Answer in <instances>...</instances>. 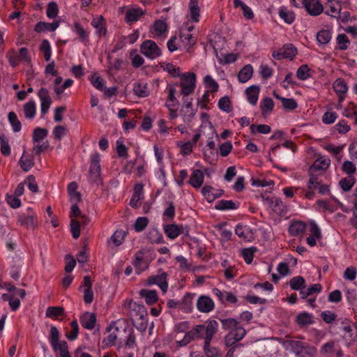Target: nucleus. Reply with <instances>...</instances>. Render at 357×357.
<instances>
[{
  "instance_id": "obj_1",
  "label": "nucleus",
  "mask_w": 357,
  "mask_h": 357,
  "mask_svg": "<svg viewBox=\"0 0 357 357\" xmlns=\"http://www.w3.org/2000/svg\"><path fill=\"white\" fill-rule=\"evenodd\" d=\"M222 328L229 332L225 337V344L229 349L227 357H234L236 352H241L243 344L239 343L246 335V330L239 325V322L234 318L220 319Z\"/></svg>"
},
{
  "instance_id": "obj_2",
  "label": "nucleus",
  "mask_w": 357,
  "mask_h": 357,
  "mask_svg": "<svg viewBox=\"0 0 357 357\" xmlns=\"http://www.w3.org/2000/svg\"><path fill=\"white\" fill-rule=\"evenodd\" d=\"M283 347L294 353L297 357H316L317 349L309 344L294 340H287L282 343Z\"/></svg>"
},
{
  "instance_id": "obj_3",
  "label": "nucleus",
  "mask_w": 357,
  "mask_h": 357,
  "mask_svg": "<svg viewBox=\"0 0 357 357\" xmlns=\"http://www.w3.org/2000/svg\"><path fill=\"white\" fill-rule=\"evenodd\" d=\"M61 334L55 326L50 328L49 341L56 357H67V343L60 340Z\"/></svg>"
},
{
  "instance_id": "obj_4",
  "label": "nucleus",
  "mask_w": 357,
  "mask_h": 357,
  "mask_svg": "<svg viewBox=\"0 0 357 357\" xmlns=\"http://www.w3.org/2000/svg\"><path fill=\"white\" fill-rule=\"evenodd\" d=\"M100 161V157L99 153H95L91 155L89 169V180L90 183L98 186L102 184Z\"/></svg>"
},
{
  "instance_id": "obj_5",
  "label": "nucleus",
  "mask_w": 357,
  "mask_h": 357,
  "mask_svg": "<svg viewBox=\"0 0 357 357\" xmlns=\"http://www.w3.org/2000/svg\"><path fill=\"white\" fill-rule=\"evenodd\" d=\"M72 205L70 206V217L71 218L70 220V231L72 233V236L74 238H77L80 236V222L75 220V218H81L84 219L86 218V215H84L80 208H79V204L81 203H71Z\"/></svg>"
},
{
  "instance_id": "obj_6",
  "label": "nucleus",
  "mask_w": 357,
  "mask_h": 357,
  "mask_svg": "<svg viewBox=\"0 0 357 357\" xmlns=\"http://www.w3.org/2000/svg\"><path fill=\"white\" fill-rule=\"evenodd\" d=\"M196 75L194 73H186L181 75V93L188 96L193 93L195 88Z\"/></svg>"
},
{
  "instance_id": "obj_7",
  "label": "nucleus",
  "mask_w": 357,
  "mask_h": 357,
  "mask_svg": "<svg viewBox=\"0 0 357 357\" xmlns=\"http://www.w3.org/2000/svg\"><path fill=\"white\" fill-rule=\"evenodd\" d=\"M204 334V325L199 324L195 326L192 330L187 332L184 337L178 341L180 346H185L191 341L197 339H202Z\"/></svg>"
},
{
  "instance_id": "obj_8",
  "label": "nucleus",
  "mask_w": 357,
  "mask_h": 357,
  "mask_svg": "<svg viewBox=\"0 0 357 357\" xmlns=\"http://www.w3.org/2000/svg\"><path fill=\"white\" fill-rule=\"evenodd\" d=\"M141 52L146 56L154 59L161 55V50L157 44L151 40H145L141 45Z\"/></svg>"
},
{
  "instance_id": "obj_9",
  "label": "nucleus",
  "mask_w": 357,
  "mask_h": 357,
  "mask_svg": "<svg viewBox=\"0 0 357 357\" xmlns=\"http://www.w3.org/2000/svg\"><path fill=\"white\" fill-rule=\"evenodd\" d=\"M27 211L29 212L26 215L22 213L17 216V223L26 228L33 229L37 225L36 215L30 207L27 208Z\"/></svg>"
},
{
  "instance_id": "obj_10",
  "label": "nucleus",
  "mask_w": 357,
  "mask_h": 357,
  "mask_svg": "<svg viewBox=\"0 0 357 357\" xmlns=\"http://www.w3.org/2000/svg\"><path fill=\"white\" fill-rule=\"evenodd\" d=\"M167 274L165 272L159 271L156 275H152L147 280L149 284H157L161 289L163 293L167 291L168 282L167 280Z\"/></svg>"
},
{
  "instance_id": "obj_11",
  "label": "nucleus",
  "mask_w": 357,
  "mask_h": 357,
  "mask_svg": "<svg viewBox=\"0 0 357 357\" xmlns=\"http://www.w3.org/2000/svg\"><path fill=\"white\" fill-rule=\"evenodd\" d=\"M40 101V112L42 115L46 114L52 103V99L47 89L42 88L38 92Z\"/></svg>"
},
{
  "instance_id": "obj_12",
  "label": "nucleus",
  "mask_w": 357,
  "mask_h": 357,
  "mask_svg": "<svg viewBox=\"0 0 357 357\" xmlns=\"http://www.w3.org/2000/svg\"><path fill=\"white\" fill-rule=\"evenodd\" d=\"M303 4L307 12L312 16L320 15L324 10L323 6L319 0H303Z\"/></svg>"
},
{
  "instance_id": "obj_13",
  "label": "nucleus",
  "mask_w": 357,
  "mask_h": 357,
  "mask_svg": "<svg viewBox=\"0 0 357 357\" xmlns=\"http://www.w3.org/2000/svg\"><path fill=\"white\" fill-rule=\"evenodd\" d=\"M214 302L209 296H201L197 299V307L202 312H209L214 309Z\"/></svg>"
},
{
  "instance_id": "obj_14",
  "label": "nucleus",
  "mask_w": 357,
  "mask_h": 357,
  "mask_svg": "<svg viewBox=\"0 0 357 357\" xmlns=\"http://www.w3.org/2000/svg\"><path fill=\"white\" fill-rule=\"evenodd\" d=\"M202 193L208 202H212L215 199L221 197L224 194V190L221 189L215 190L210 185H205L202 189Z\"/></svg>"
},
{
  "instance_id": "obj_15",
  "label": "nucleus",
  "mask_w": 357,
  "mask_h": 357,
  "mask_svg": "<svg viewBox=\"0 0 357 357\" xmlns=\"http://www.w3.org/2000/svg\"><path fill=\"white\" fill-rule=\"evenodd\" d=\"M77 189L78 184L75 181L68 184V201L70 203H82V195Z\"/></svg>"
},
{
  "instance_id": "obj_16",
  "label": "nucleus",
  "mask_w": 357,
  "mask_h": 357,
  "mask_svg": "<svg viewBox=\"0 0 357 357\" xmlns=\"http://www.w3.org/2000/svg\"><path fill=\"white\" fill-rule=\"evenodd\" d=\"M164 231L168 238L174 239L180 234L184 233V227L181 225H167L164 227Z\"/></svg>"
},
{
  "instance_id": "obj_17",
  "label": "nucleus",
  "mask_w": 357,
  "mask_h": 357,
  "mask_svg": "<svg viewBox=\"0 0 357 357\" xmlns=\"http://www.w3.org/2000/svg\"><path fill=\"white\" fill-rule=\"evenodd\" d=\"M59 26V22L54 21L52 23L45 22H38L34 27V31L37 33L52 32Z\"/></svg>"
},
{
  "instance_id": "obj_18",
  "label": "nucleus",
  "mask_w": 357,
  "mask_h": 357,
  "mask_svg": "<svg viewBox=\"0 0 357 357\" xmlns=\"http://www.w3.org/2000/svg\"><path fill=\"white\" fill-rule=\"evenodd\" d=\"M96 322V317L94 313L85 312L80 318L82 326L89 330L94 328Z\"/></svg>"
},
{
  "instance_id": "obj_19",
  "label": "nucleus",
  "mask_w": 357,
  "mask_h": 357,
  "mask_svg": "<svg viewBox=\"0 0 357 357\" xmlns=\"http://www.w3.org/2000/svg\"><path fill=\"white\" fill-rule=\"evenodd\" d=\"M260 89L257 85H252L246 89L245 94L248 102L252 105H255L259 98Z\"/></svg>"
},
{
  "instance_id": "obj_20",
  "label": "nucleus",
  "mask_w": 357,
  "mask_h": 357,
  "mask_svg": "<svg viewBox=\"0 0 357 357\" xmlns=\"http://www.w3.org/2000/svg\"><path fill=\"white\" fill-rule=\"evenodd\" d=\"M333 89L339 96V101L342 102L344 98V95L348 89L346 82L341 79H337L333 84Z\"/></svg>"
},
{
  "instance_id": "obj_21",
  "label": "nucleus",
  "mask_w": 357,
  "mask_h": 357,
  "mask_svg": "<svg viewBox=\"0 0 357 357\" xmlns=\"http://www.w3.org/2000/svg\"><path fill=\"white\" fill-rule=\"evenodd\" d=\"M204 182V174L200 169H195L192 173L189 183L195 188H199Z\"/></svg>"
},
{
  "instance_id": "obj_22",
  "label": "nucleus",
  "mask_w": 357,
  "mask_h": 357,
  "mask_svg": "<svg viewBox=\"0 0 357 357\" xmlns=\"http://www.w3.org/2000/svg\"><path fill=\"white\" fill-rule=\"evenodd\" d=\"M129 307L132 312L135 313L136 316H138L139 318L142 320L145 319L147 317V312L145 307L137 303H129Z\"/></svg>"
},
{
  "instance_id": "obj_23",
  "label": "nucleus",
  "mask_w": 357,
  "mask_h": 357,
  "mask_svg": "<svg viewBox=\"0 0 357 357\" xmlns=\"http://www.w3.org/2000/svg\"><path fill=\"white\" fill-rule=\"evenodd\" d=\"M306 225L302 221L293 222L289 228V232L291 236H298L305 230Z\"/></svg>"
},
{
  "instance_id": "obj_24",
  "label": "nucleus",
  "mask_w": 357,
  "mask_h": 357,
  "mask_svg": "<svg viewBox=\"0 0 357 357\" xmlns=\"http://www.w3.org/2000/svg\"><path fill=\"white\" fill-rule=\"evenodd\" d=\"M144 14V12L141 8L130 9L126 13V21L129 23L135 22Z\"/></svg>"
},
{
  "instance_id": "obj_25",
  "label": "nucleus",
  "mask_w": 357,
  "mask_h": 357,
  "mask_svg": "<svg viewBox=\"0 0 357 357\" xmlns=\"http://www.w3.org/2000/svg\"><path fill=\"white\" fill-rule=\"evenodd\" d=\"M253 73L252 66L250 64L245 66L238 73V79L240 82L245 83L248 81Z\"/></svg>"
},
{
  "instance_id": "obj_26",
  "label": "nucleus",
  "mask_w": 357,
  "mask_h": 357,
  "mask_svg": "<svg viewBox=\"0 0 357 357\" xmlns=\"http://www.w3.org/2000/svg\"><path fill=\"white\" fill-rule=\"evenodd\" d=\"M103 22L104 18L101 15L93 19L91 22V25L96 29V33L100 36H105L107 33V29Z\"/></svg>"
},
{
  "instance_id": "obj_27",
  "label": "nucleus",
  "mask_w": 357,
  "mask_h": 357,
  "mask_svg": "<svg viewBox=\"0 0 357 357\" xmlns=\"http://www.w3.org/2000/svg\"><path fill=\"white\" fill-rule=\"evenodd\" d=\"M195 294L187 293L183 298L181 301H179L180 310L185 312H190L192 307V299Z\"/></svg>"
},
{
  "instance_id": "obj_28",
  "label": "nucleus",
  "mask_w": 357,
  "mask_h": 357,
  "mask_svg": "<svg viewBox=\"0 0 357 357\" xmlns=\"http://www.w3.org/2000/svg\"><path fill=\"white\" fill-rule=\"evenodd\" d=\"M234 202L231 200L221 199L216 202L215 208L220 211H225L229 209H236L238 206Z\"/></svg>"
},
{
  "instance_id": "obj_29",
  "label": "nucleus",
  "mask_w": 357,
  "mask_h": 357,
  "mask_svg": "<svg viewBox=\"0 0 357 357\" xmlns=\"http://www.w3.org/2000/svg\"><path fill=\"white\" fill-rule=\"evenodd\" d=\"M331 164L329 158L324 156L319 157L317 158L313 165L310 167V169L321 170L327 169Z\"/></svg>"
},
{
  "instance_id": "obj_30",
  "label": "nucleus",
  "mask_w": 357,
  "mask_h": 357,
  "mask_svg": "<svg viewBox=\"0 0 357 357\" xmlns=\"http://www.w3.org/2000/svg\"><path fill=\"white\" fill-rule=\"evenodd\" d=\"M73 31L77 35L82 42H84L89 38V34L84 27L77 22H75L72 26Z\"/></svg>"
},
{
  "instance_id": "obj_31",
  "label": "nucleus",
  "mask_w": 357,
  "mask_h": 357,
  "mask_svg": "<svg viewBox=\"0 0 357 357\" xmlns=\"http://www.w3.org/2000/svg\"><path fill=\"white\" fill-rule=\"evenodd\" d=\"M312 314L307 312H302L296 316V321L300 326H305L314 323Z\"/></svg>"
},
{
  "instance_id": "obj_32",
  "label": "nucleus",
  "mask_w": 357,
  "mask_h": 357,
  "mask_svg": "<svg viewBox=\"0 0 357 357\" xmlns=\"http://www.w3.org/2000/svg\"><path fill=\"white\" fill-rule=\"evenodd\" d=\"M25 153H26V151H25V150H24L23 154L19 160V163H20L21 168L24 172H28L32 168V167L34 165L33 155H31L29 156H27L26 158H24Z\"/></svg>"
},
{
  "instance_id": "obj_33",
  "label": "nucleus",
  "mask_w": 357,
  "mask_h": 357,
  "mask_svg": "<svg viewBox=\"0 0 357 357\" xmlns=\"http://www.w3.org/2000/svg\"><path fill=\"white\" fill-rule=\"evenodd\" d=\"M139 295L145 298L146 303L148 305H153L158 301V295L155 291H148L146 289H142L139 291Z\"/></svg>"
},
{
  "instance_id": "obj_34",
  "label": "nucleus",
  "mask_w": 357,
  "mask_h": 357,
  "mask_svg": "<svg viewBox=\"0 0 357 357\" xmlns=\"http://www.w3.org/2000/svg\"><path fill=\"white\" fill-rule=\"evenodd\" d=\"M327 5L329 7V10L326 11V13L331 17H337L342 9L339 2L335 0H328Z\"/></svg>"
},
{
  "instance_id": "obj_35",
  "label": "nucleus",
  "mask_w": 357,
  "mask_h": 357,
  "mask_svg": "<svg viewBox=\"0 0 357 357\" xmlns=\"http://www.w3.org/2000/svg\"><path fill=\"white\" fill-rule=\"evenodd\" d=\"M132 264L137 274H140L148 268V264L143 261L142 252H137L136 254L135 260L133 261Z\"/></svg>"
},
{
  "instance_id": "obj_36",
  "label": "nucleus",
  "mask_w": 357,
  "mask_h": 357,
  "mask_svg": "<svg viewBox=\"0 0 357 357\" xmlns=\"http://www.w3.org/2000/svg\"><path fill=\"white\" fill-rule=\"evenodd\" d=\"M48 134L46 128L37 127L33 130L32 139L34 143H40L45 139Z\"/></svg>"
},
{
  "instance_id": "obj_37",
  "label": "nucleus",
  "mask_w": 357,
  "mask_h": 357,
  "mask_svg": "<svg viewBox=\"0 0 357 357\" xmlns=\"http://www.w3.org/2000/svg\"><path fill=\"white\" fill-rule=\"evenodd\" d=\"M279 16L287 24H291L295 20L294 12L289 10L286 7H281L279 9Z\"/></svg>"
},
{
  "instance_id": "obj_38",
  "label": "nucleus",
  "mask_w": 357,
  "mask_h": 357,
  "mask_svg": "<svg viewBox=\"0 0 357 357\" xmlns=\"http://www.w3.org/2000/svg\"><path fill=\"white\" fill-rule=\"evenodd\" d=\"M8 120L12 127L13 132H17L21 130V122L19 121L17 114L14 112H10L8 113Z\"/></svg>"
},
{
  "instance_id": "obj_39",
  "label": "nucleus",
  "mask_w": 357,
  "mask_h": 357,
  "mask_svg": "<svg viewBox=\"0 0 357 357\" xmlns=\"http://www.w3.org/2000/svg\"><path fill=\"white\" fill-rule=\"evenodd\" d=\"M0 150L2 155L8 156L10 155L11 149L9 145V139L3 134L0 135Z\"/></svg>"
},
{
  "instance_id": "obj_40",
  "label": "nucleus",
  "mask_w": 357,
  "mask_h": 357,
  "mask_svg": "<svg viewBox=\"0 0 357 357\" xmlns=\"http://www.w3.org/2000/svg\"><path fill=\"white\" fill-rule=\"evenodd\" d=\"M190 16L192 20L197 22L200 15V9L198 5V0H190L189 3Z\"/></svg>"
},
{
  "instance_id": "obj_41",
  "label": "nucleus",
  "mask_w": 357,
  "mask_h": 357,
  "mask_svg": "<svg viewBox=\"0 0 357 357\" xmlns=\"http://www.w3.org/2000/svg\"><path fill=\"white\" fill-rule=\"evenodd\" d=\"M176 89L174 86H170L168 92V99L165 103V106L167 108H172L177 107L179 105V102L175 97Z\"/></svg>"
},
{
  "instance_id": "obj_42",
  "label": "nucleus",
  "mask_w": 357,
  "mask_h": 357,
  "mask_svg": "<svg viewBox=\"0 0 357 357\" xmlns=\"http://www.w3.org/2000/svg\"><path fill=\"white\" fill-rule=\"evenodd\" d=\"M297 54V49L292 44H286L282 47V56L284 59L292 60Z\"/></svg>"
},
{
  "instance_id": "obj_43",
  "label": "nucleus",
  "mask_w": 357,
  "mask_h": 357,
  "mask_svg": "<svg viewBox=\"0 0 357 357\" xmlns=\"http://www.w3.org/2000/svg\"><path fill=\"white\" fill-rule=\"evenodd\" d=\"M331 40V33L329 30L322 29L317 33V40L319 45H326Z\"/></svg>"
},
{
  "instance_id": "obj_44",
  "label": "nucleus",
  "mask_w": 357,
  "mask_h": 357,
  "mask_svg": "<svg viewBox=\"0 0 357 357\" xmlns=\"http://www.w3.org/2000/svg\"><path fill=\"white\" fill-rule=\"evenodd\" d=\"M289 285L292 289L301 291L305 287V280L302 276L294 277L290 280Z\"/></svg>"
},
{
  "instance_id": "obj_45",
  "label": "nucleus",
  "mask_w": 357,
  "mask_h": 357,
  "mask_svg": "<svg viewBox=\"0 0 357 357\" xmlns=\"http://www.w3.org/2000/svg\"><path fill=\"white\" fill-rule=\"evenodd\" d=\"M36 105L34 100H29L24 105V112L26 118L33 119L36 115Z\"/></svg>"
},
{
  "instance_id": "obj_46",
  "label": "nucleus",
  "mask_w": 357,
  "mask_h": 357,
  "mask_svg": "<svg viewBox=\"0 0 357 357\" xmlns=\"http://www.w3.org/2000/svg\"><path fill=\"white\" fill-rule=\"evenodd\" d=\"M355 183L356 178L354 176H348L342 178L339 182V185L343 191L348 192L352 188Z\"/></svg>"
},
{
  "instance_id": "obj_47",
  "label": "nucleus",
  "mask_w": 357,
  "mask_h": 357,
  "mask_svg": "<svg viewBox=\"0 0 357 357\" xmlns=\"http://www.w3.org/2000/svg\"><path fill=\"white\" fill-rule=\"evenodd\" d=\"M321 285L320 284H314L307 289H302L300 291V295L303 299L306 298L307 296L313 294H318L321 291Z\"/></svg>"
},
{
  "instance_id": "obj_48",
  "label": "nucleus",
  "mask_w": 357,
  "mask_h": 357,
  "mask_svg": "<svg viewBox=\"0 0 357 357\" xmlns=\"http://www.w3.org/2000/svg\"><path fill=\"white\" fill-rule=\"evenodd\" d=\"M133 91L135 95L142 98L147 97L149 95V91L146 84H135Z\"/></svg>"
},
{
  "instance_id": "obj_49",
  "label": "nucleus",
  "mask_w": 357,
  "mask_h": 357,
  "mask_svg": "<svg viewBox=\"0 0 357 357\" xmlns=\"http://www.w3.org/2000/svg\"><path fill=\"white\" fill-rule=\"evenodd\" d=\"M6 57L8 59L10 65L13 68L18 66L20 62L17 52L15 49H10L8 50L6 54Z\"/></svg>"
},
{
  "instance_id": "obj_50",
  "label": "nucleus",
  "mask_w": 357,
  "mask_h": 357,
  "mask_svg": "<svg viewBox=\"0 0 357 357\" xmlns=\"http://www.w3.org/2000/svg\"><path fill=\"white\" fill-rule=\"evenodd\" d=\"M235 233L238 237L244 239L245 241H249V238L251 237L250 236L249 228L247 226L238 225L236 227Z\"/></svg>"
},
{
  "instance_id": "obj_51",
  "label": "nucleus",
  "mask_w": 357,
  "mask_h": 357,
  "mask_svg": "<svg viewBox=\"0 0 357 357\" xmlns=\"http://www.w3.org/2000/svg\"><path fill=\"white\" fill-rule=\"evenodd\" d=\"M257 250V248L255 247H250L248 248H243L241 250V255L243 256L245 261L250 264L252 263L254 257V254Z\"/></svg>"
},
{
  "instance_id": "obj_52",
  "label": "nucleus",
  "mask_w": 357,
  "mask_h": 357,
  "mask_svg": "<svg viewBox=\"0 0 357 357\" xmlns=\"http://www.w3.org/2000/svg\"><path fill=\"white\" fill-rule=\"evenodd\" d=\"M210 133L209 136L208 137V141L206 144V146L208 148V150L210 151V154H213V151L215 150V142L213 140L214 137L216 139H218V135L215 132V130L212 127L209 128Z\"/></svg>"
},
{
  "instance_id": "obj_53",
  "label": "nucleus",
  "mask_w": 357,
  "mask_h": 357,
  "mask_svg": "<svg viewBox=\"0 0 357 357\" xmlns=\"http://www.w3.org/2000/svg\"><path fill=\"white\" fill-rule=\"evenodd\" d=\"M261 110L263 116H265L266 113L270 112L273 110L274 107L273 100L269 98H265L261 103Z\"/></svg>"
},
{
  "instance_id": "obj_54",
  "label": "nucleus",
  "mask_w": 357,
  "mask_h": 357,
  "mask_svg": "<svg viewBox=\"0 0 357 357\" xmlns=\"http://www.w3.org/2000/svg\"><path fill=\"white\" fill-rule=\"evenodd\" d=\"M263 199L267 202V204L269 207L272 208L274 211H278L281 210V206H282V202L280 198L273 197L269 199L268 197L264 198L263 196Z\"/></svg>"
},
{
  "instance_id": "obj_55",
  "label": "nucleus",
  "mask_w": 357,
  "mask_h": 357,
  "mask_svg": "<svg viewBox=\"0 0 357 357\" xmlns=\"http://www.w3.org/2000/svg\"><path fill=\"white\" fill-rule=\"evenodd\" d=\"M64 309L61 307H49L46 310V316L54 319L63 314Z\"/></svg>"
},
{
  "instance_id": "obj_56",
  "label": "nucleus",
  "mask_w": 357,
  "mask_h": 357,
  "mask_svg": "<svg viewBox=\"0 0 357 357\" xmlns=\"http://www.w3.org/2000/svg\"><path fill=\"white\" fill-rule=\"evenodd\" d=\"M342 171L349 176H354L353 175L356 172V167L351 161L345 160L342 165Z\"/></svg>"
},
{
  "instance_id": "obj_57",
  "label": "nucleus",
  "mask_w": 357,
  "mask_h": 357,
  "mask_svg": "<svg viewBox=\"0 0 357 357\" xmlns=\"http://www.w3.org/2000/svg\"><path fill=\"white\" fill-rule=\"evenodd\" d=\"M206 87L211 92H215L218 90L219 85L218 82L212 78L211 75H206L204 79Z\"/></svg>"
},
{
  "instance_id": "obj_58",
  "label": "nucleus",
  "mask_w": 357,
  "mask_h": 357,
  "mask_svg": "<svg viewBox=\"0 0 357 357\" xmlns=\"http://www.w3.org/2000/svg\"><path fill=\"white\" fill-rule=\"evenodd\" d=\"M90 81L92 85L98 89L99 91H104L105 89V82L102 79L100 78V76L97 75V73L93 74L90 77Z\"/></svg>"
},
{
  "instance_id": "obj_59",
  "label": "nucleus",
  "mask_w": 357,
  "mask_h": 357,
  "mask_svg": "<svg viewBox=\"0 0 357 357\" xmlns=\"http://www.w3.org/2000/svg\"><path fill=\"white\" fill-rule=\"evenodd\" d=\"M218 323L215 320H209L207 321V326H204V333L213 335L217 333Z\"/></svg>"
},
{
  "instance_id": "obj_60",
  "label": "nucleus",
  "mask_w": 357,
  "mask_h": 357,
  "mask_svg": "<svg viewBox=\"0 0 357 357\" xmlns=\"http://www.w3.org/2000/svg\"><path fill=\"white\" fill-rule=\"evenodd\" d=\"M126 233L123 230H117L111 237V240L116 246H119L122 244Z\"/></svg>"
},
{
  "instance_id": "obj_61",
  "label": "nucleus",
  "mask_w": 357,
  "mask_h": 357,
  "mask_svg": "<svg viewBox=\"0 0 357 357\" xmlns=\"http://www.w3.org/2000/svg\"><path fill=\"white\" fill-rule=\"evenodd\" d=\"M40 50L44 52V58L46 61H50L51 58L52 50L50 42L47 40H43L40 45Z\"/></svg>"
},
{
  "instance_id": "obj_62",
  "label": "nucleus",
  "mask_w": 357,
  "mask_h": 357,
  "mask_svg": "<svg viewBox=\"0 0 357 357\" xmlns=\"http://www.w3.org/2000/svg\"><path fill=\"white\" fill-rule=\"evenodd\" d=\"M337 43L339 45V50H345L348 48L350 41L347 35L342 33L337 36Z\"/></svg>"
},
{
  "instance_id": "obj_63",
  "label": "nucleus",
  "mask_w": 357,
  "mask_h": 357,
  "mask_svg": "<svg viewBox=\"0 0 357 357\" xmlns=\"http://www.w3.org/2000/svg\"><path fill=\"white\" fill-rule=\"evenodd\" d=\"M58 12V6L55 2L52 1L48 3L46 10V14L48 18L54 19L57 15Z\"/></svg>"
},
{
  "instance_id": "obj_64",
  "label": "nucleus",
  "mask_w": 357,
  "mask_h": 357,
  "mask_svg": "<svg viewBox=\"0 0 357 357\" xmlns=\"http://www.w3.org/2000/svg\"><path fill=\"white\" fill-rule=\"evenodd\" d=\"M205 355L206 357H220V354L218 349L215 347L209 345L208 347H203Z\"/></svg>"
}]
</instances>
